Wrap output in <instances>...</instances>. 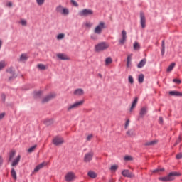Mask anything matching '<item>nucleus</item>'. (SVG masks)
<instances>
[{"mask_svg":"<svg viewBox=\"0 0 182 182\" xmlns=\"http://www.w3.org/2000/svg\"><path fill=\"white\" fill-rule=\"evenodd\" d=\"M181 173L177 171L170 172L165 177H159L158 179L160 181L167 182V181H173V180L176 179V177H180Z\"/></svg>","mask_w":182,"mask_h":182,"instance_id":"f257e3e1","label":"nucleus"},{"mask_svg":"<svg viewBox=\"0 0 182 182\" xmlns=\"http://www.w3.org/2000/svg\"><path fill=\"white\" fill-rule=\"evenodd\" d=\"M109 48L110 44L109 43L102 41L95 46V50L97 53L105 52V50H107Z\"/></svg>","mask_w":182,"mask_h":182,"instance_id":"f03ea898","label":"nucleus"},{"mask_svg":"<svg viewBox=\"0 0 182 182\" xmlns=\"http://www.w3.org/2000/svg\"><path fill=\"white\" fill-rule=\"evenodd\" d=\"M104 29H106V23L100 21L94 28V33L95 35H102Z\"/></svg>","mask_w":182,"mask_h":182,"instance_id":"7ed1b4c3","label":"nucleus"},{"mask_svg":"<svg viewBox=\"0 0 182 182\" xmlns=\"http://www.w3.org/2000/svg\"><path fill=\"white\" fill-rule=\"evenodd\" d=\"M84 103L85 100L77 101L75 103L70 105L67 107V111L72 112V110H75V109H77L78 107H80V106H82Z\"/></svg>","mask_w":182,"mask_h":182,"instance_id":"20e7f679","label":"nucleus"},{"mask_svg":"<svg viewBox=\"0 0 182 182\" xmlns=\"http://www.w3.org/2000/svg\"><path fill=\"white\" fill-rule=\"evenodd\" d=\"M55 11L57 14H60V15H64L65 16L69 15V9L65 8L62 5H58L55 8Z\"/></svg>","mask_w":182,"mask_h":182,"instance_id":"39448f33","label":"nucleus"},{"mask_svg":"<svg viewBox=\"0 0 182 182\" xmlns=\"http://www.w3.org/2000/svg\"><path fill=\"white\" fill-rule=\"evenodd\" d=\"M93 10L90 9H84L78 12L79 16H84V17H87V16H93Z\"/></svg>","mask_w":182,"mask_h":182,"instance_id":"423d86ee","label":"nucleus"},{"mask_svg":"<svg viewBox=\"0 0 182 182\" xmlns=\"http://www.w3.org/2000/svg\"><path fill=\"white\" fill-rule=\"evenodd\" d=\"M56 97V94L55 93H50L46 96L43 100H42V103H48V102H50V100H52V99H55Z\"/></svg>","mask_w":182,"mask_h":182,"instance_id":"0eeeda50","label":"nucleus"},{"mask_svg":"<svg viewBox=\"0 0 182 182\" xmlns=\"http://www.w3.org/2000/svg\"><path fill=\"white\" fill-rule=\"evenodd\" d=\"M75 178H76V176H75L73 172H68L65 176V179L68 182L73 181Z\"/></svg>","mask_w":182,"mask_h":182,"instance_id":"6e6552de","label":"nucleus"},{"mask_svg":"<svg viewBox=\"0 0 182 182\" xmlns=\"http://www.w3.org/2000/svg\"><path fill=\"white\" fill-rule=\"evenodd\" d=\"M64 141L63 138L59 136H56L53 139V143L55 146H60V144H63Z\"/></svg>","mask_w":182,"mask_h":182,"instance_id":"1a4fd4ad","label":"nucleus"},{"mask_svg":"<svg viewBox=\"0 0 182 182\" xmlns=\"http://www.w3.org/2000/svg\"><path fill=\"white\" fill-rule=\"evenodd\" d=\"M122 174L123 177H127L128 178H133L134 177V174L133 173L130 172L127 169H124L122 171Z\"/></svg>","mask_w":182,"mask_h":182,"instance_id":"9d476101","label":"nucleus"},{"mask_svg":"<svg viewBox=\"0 0 182 182\" xmlns=\"http://www.w3.org/2000/svg\"><path fill=\"white\" fill-rule=\"evenodd\" d=\"M93 159V152H88L85 154L84 156V161L85 163H89L90 161H92Z\"/></svg>","mask_w":182,"mask_h":182,"instance_id":"9b49d317","label":"nucleus"},{"mask_svg":"<svg viewBox=\"0 0 182 182\" xmlns=\"http://www.w3.org/2000/svg\"><path fill=\"white\" fill-rule=\"evenodd\" d=\"M140 23L141 28L144 29V28H146V16H144V14L143 13L140 14Z\"/></svg>","mask_w":182,"mask_h":182,"instance_id":"f8f14e48","label":"nucleus"},{"mask_svg":"<svg viewBox=\"0 0 182 182\" xmlns=\"http://www.w3.org/2000/svg\"><path fill=\"white\" fill-rule=\"evenodd\" d=\"M122 39H120L119 42L120 45H124V42H126V39H127V33H126L125 30H123L122 31Z\"/></svg>","mask_w":182,"mask_h":182,"instance_id":"ddd939ff","label":"nucleus"},{"mask_svg":"<svg viewBox=\"0 0 182 182\" xmlns=\"http://www.w3.org/2000/svg\"><path fill=\"white\" fill-rule=\"evenodd\" d=\"M147 114V107H142L139 112L140 117H144Z\"/></svg>","mask_w":182,"mask_h":182,"instance_id":"4468645a","label":"nucleus"},{"mask_svg":"<svg viewBox=\"0 0 182 182\" xmlns=\"http://www.w3.org/2000/svg\"><path fill=\"white\" fill-rule=\"evenodd\" d=\"M75 96H83L85 91L82 88L77 89L74 91Z\"/></svg>","mask_w":182,"mask_h":182,"instance_id":"2eb2a0df","label":"nucleus"},{"mask_svg":"<svg viewBox=\"0 0 182 182\" xmlns=\"http://www.w3.org/2000/svg\"><path fill=\"white\" fill-rule=\"evenodd\" d=\"M19 161H21V155H18V156L12 161L11 166L15 167L19 164Z\"/></svg>","mask_w":182,"mask_h":182,"instance_id":"dca6fc26","label":"nucleus"},{"mask_svg":"<svg viewBox=\"0 0 182 182\" xmlns=\"http://www.w3.org/2000/svg\"><path fill=\"white\" fill-rule=\"evenodd\" d=\"M57 58H58V59H60V60H69V58H68V55H66L65 54H63V53L57 54Z\"/></svg>","mask_w":182,"mask_h":182,"instance_id":"f3484780","label":"nucleus"},{"mask_svg":"<svg viewBox=\"0 0 182 182\" xmlns=\"http://www.w3.org/2000/svg\"><path fill=\"white\" fill-rule=\"evenodd\" d=\"M147 62V60L146 58L142 59L139 63L137 65V68L138 69H141V68H143V66H144V65H146Z\"/></svg>","mask_w":182,"mask_h":182,"instance_id":"a211bd4d","label":"nucleus"},{"mask_svg":"<svg viewBox=\"0 0 182 182\" xmlns=\"http://www.w3.org/2000/svg\"><path fill=\"white\" fill-rule=\"evenodd\" d=\"M132 56L133 55L130 54L127 56V68H130V65H132Z\"/></svg>","mask_w":182,"mask_h":182,"instance_id":"6ab92c4d","label":"nucleus"},{"mask_svg":"<svg viewBox=\"0 0 182 182\" xmlns=\"http://www.w3.org/2000/svg\"><path fill=\"white\" fill-rule=\"evenodd\" d=\"M137 102H139V98L136 97L132 102V105L130 108V112H133V109H134V107H136V106L137 105Z\"/></svg>","mask_w":182,"mask_h":182,"instance_id":"aec40b11","label":"nucleus"},{"mask_svg":"<svg viewBox=\"0 0 182 182\" xmlns=\"http://www.w3.org/2000/svg\"><path fill=\"white\" fill-rule=\"evenodd\" d=\"M113 63V59H112L110 57H107L105 59V66H109V65H112Z\"/></svg>","mask_w":182,"mask_h":182,"instance_id":"412c9836","label":"nucleus"},{"mask_svg":"<svg viewBox=\"0 0 182 182\" xmlns=\"http://www.w3.org/2000/svg\"><path fill=\"white\" fill-rule=\"evenodd\" d=\"M169 95H171V96H182V93L178 91H171L169 92Z\"/></svg>","mask_w":182,"mask_h":182,"instance_id":"4be33fe9","label":"nucleus"},{"mask_svg":"<svg viewBox=\"0 0 182 182\" xmlns=\"http://www.w3.org/2000/svg\"><path fill=\"white\" fill-rule=\"evenodd\" d=\"M25 60H28V55L21 54L20 56V62H25Z\"/></svg>","mask_w":182,"mask_h":182,"instance_id":"5701e85b","label":"nucleus"},{"mask_svg":"<svg viewBox=\"0 0 182 182\" xmlns=\"http://www.w3.org/2000/svg\"><path fill=\"white\" fill-rule=\"evenodd\" d=\"M88 176L91 178H96V177H97V174H96V173H95L94 171H92L88 172Z\"/></svg>","mask_w":182,"mask_h":182,"instance_id":"b1692460","label":"nucleus"},{"mask_svg":"<svg viewBox=\"0 0 182 182\" xmlns=\"http://www.w3.org/2000/svg\"><path fill=\"white\" fill-rule=\"evenodd\" d=\"M155 144H157V140H154L145 143V146H155Z\"/></svg>","mask_w":182,"mask_h":182,"instance_id":"393cba45","label":"nucleus"},{"mask_svg":"<svg viewBox=\"0 0 182 182\" xmlns=\"http://www.w3.org/2000/svg\"><path fill=\"white\" fill-rule=\"evenodd\" d=\"M11 177H13L14 180H16V171H15V168H13L11 169Z\"/></svg>","mask_w":182,"mask_h":182,"instance_id":"a878e982","label":"nucleus"},{"mask_svg":"<svg viewBox=\"0 0 182 182\" xmlns=\"http://www.w3.org/2000/svg\"><path fill=\"white\" fill-rule=\"evenodd\" d=\"M138 81H139V83H143V82H144V75L143 74L139 75L138 77Z\"/></svg>","mask_w":182,"mask_h":182,"instance_id":"bb28decb","label":"nucleus"},{"mask_svg":"<svg viewBox=\"0 0 182 182\" xmlns=\"http://www.w3.org/2000/svg\"><path fill=\"white\" fill-rule=\"evenodd\" d=\"M37 68L40 69V70H46V65L43 64H38Z\"/></svg>","mask_w":182,"mask_h":182,"instance_id":"cd10ccee","label":"nucleus"},{"mask_svg":"<svg viewBox=\"0 0 182 182\" xmlns=\"http://www.w3.org/2000/svg\"><path fill=\"white\" fill-rule=\"evenodd\" d=\"M174 66H176L175 63H172L167 68V72H171L173 69H174Z\"/></svg>","mask_w":182,"mask_h":182,"instance_id":"c85d7f7f","label":"nucleus"},{"mask_svg":"<svg viewBox=\"0 0 182 182\" xmlns=\"http://www.w3.org/2000/svg\"><path fill=\"white\" fill-rule=\"evenodd\" d=\"M84 25L85 28H92L93 26V23L90 21H86Z\"/></svg>","mask_w":182,"mask_h":182,"instance_id":"c756f323","label":"nucleus"},{"mask_svg":"<svg viewBox=\"0 0 182 182\" xmlns=\"http://www.w3.org/2000/svg\"><path fill=\"white\" fill-rule=\"evenodd\" d=\"M36 147H38L37 145H34V146H31V148H29L28 149V151H27L28 153H33V151L36 149Z\"/></svg>","mask_w":182,"mask_h":182,"instance_id":"7c9ffc66","label":"nucleus"},{"mask_svg":"<svg viewBox=\"0 0 182 182\" xmlns=\"http://www.w3.org/2000/svg\"><path fill=\"white\" fill-rule=\"evenodd\" d=\"M117 168H119V165H112V166H111L109 170L111 171H114H114H116V170H117Z\"/></svg>","mask_w":182,"mask_h":182,"instance_id":"2f4dec72","label":"nucleus"},{"mask_svg":"<svg viewBox=\"0 0 182 182\" xmlns=\"http://www.w3.org/2000/svg\"><path fill=\"white\" fill-rule=\"evenodd\" d=\"M65 38V34L64 33H60L57 36L58 41H62V39Z\"/></svg>","mask_w":182,"mask_h":182,"instance_id":"473e14b6","label":"nucleus"},{"mask_svg":"<svg viewBox=\"0 0 182 182\" xmlns=\"http://www.w3.org/2000/svg\"><path fill=\"white\" fill-rule=\"evenodd\" d=\"M15 154H16L15 151H11L9 159V161H11L12 160V159H14V157H15Z\"/></svg>","mask_w":182,"mask_h":182,"instance_id":"72a5a7b5","label":"nucleus"},{"mask_svg":"<svg viewBox=\"0 0 182 182\" xmlns=\"http://www.w3.org/2000/svg\"><path fill=\"white\" fill-rule=\"evenodd\" d=\"M124 160L125 161H132V160H133V157H132V156H125L124 157Z\"/></svg>","mask_w":182,"mask_h":182,"instance_id":"f704fd0d","label":"nucleus"},{"mask_svg":"<svg viewBox=\"0 0 182 182\" xmlns=\"http://www.w3.org/2000/svg\"><path fill=\"white\" fill-rule=\"evenodd\" d=\"M20 23H21V25H22V26H26L28 22L25 19H21L20 21Z\"/></svg>","mask_w":182,"mask_h":182,"instance_id":"c9c22d12","label":"nucleus"},{"mask_svg":"<svg viewBox=\"0 0 182 182\" xmlns=\"http://www.w3.org/2000/svg\"><path fill=\"white\" fill-rule=\"evenodd\" d=\"M134 49L135 50H137V49H140V45H139V43L135 42V43H134Z\"/></svg>","mask_w":182,"mask_h":182,"instance_id":"e433bc0d","label":"nucleus"},{"mask_svg":"<svg viewBox=\"0 0 182 182\" xmlns=\"http://www.w3.org/2000/svg\"><path fill=\"white\" fill-rule=\"evenodd\" d=\"M5 66H6L5 61H1L0 62V70H1V69H4V68H5Z\"/></svg>","mask_w":182,"mask_h":182,"instance_id":"4c0bfd02","label":"nucleus"},{"mask_svg":"<svg viewBox=\"0 0 182 182\" xmlns=\"http://www.w3.org/2000/svg\"><path fill=\"white\" fill-rule=\"evenodd\" d=\"M128 80L129 83H131V85H133V83H134V80H133V77L132 75H129L128 77Z\"/></svg>","mask_w":182,"mask_h":182,"instance_id":"58836bf2","label":"nucleus"},{"mask_svg":"<svg viewBox=\"0 0 182 182\" xmlns=\"http://www.w3.org/2000/svg\"><path fill=\"white\" fill-rule=\"evenodd\" d=\"M38 5L40 6H42L43 4H45V0H36Z\"/></svg>","mask_w":182,"mask_h":182,"instance_id":"ea45409f","label":"nucleus"},{"mask_svg":"<svg viewBox=\"0 0 182 182\" xmlns=\"http://www.w3.org/2000/svg\"><path fill=\"white\" fill-rule=\"evenodd\" d=\"M47 163L46 162H43V163H41V164H40L39 165H38V166L40 167V168H43V167H45L46 166H47Z\"/></svg>","mask_w":182,"mask_h":182,"instance_id":"a19ab883","label":"nucleus"},{"mask_svg":"<svg viewBox=\"0 0 182 182\" xmlns=\"http://www.w3.org/2000/svg\"><path fill=\"white\" fill-rule=\"evenodd\" d=\"M180 143H181V137H178V139L176 140V143L174 144V145L173 146H177V144H180Z\"/></svg>","mask_w":182,"mask_h":182,"instance_id":"79ce46f5","label":"nucleus"},{"mask_svg":"<svg viewBox=\"0 0 182 182\" xmlns=\"http://www.w3.org/2000/svg\"><path fill=\"white\" fill-rule=\"evenodd\" d=\"M164 168H157L154 171H152V173H159V171H164Z\"/></svg>","mask_w":182,"mask_h":182,"instance_id":"37998d69","label":"nucleus"},{"mask_svg":"<svg viewBox=\"0 0 182 182\" xmlns=\"http://www.w3.org/2000/svg\"><path fill=\"white\" fill-rule=\"evenodd\" d=\"M42 95V91H37L35 92L36 97H38V96H41Z\"/></svg>","mask_w":182,"mask_h":182,"instance_id":"c03bdc74","label":"nucleus"},{"mask_svg":"<svg viewBox=\"0 0 182 182\" xmlns=\"http://www.w3.org/2000/svg\"><path fill=\"white\" fill-rule=\"evenodd\" d=\"M90 39H92V41H97V36L96 35H91Z\"/></svg>","mask_w":182,"mask_h":182,"instance_id":"a18cd8bd","label":"nucleus"},{"mask_svg":"<svg viewBox=\"0 0 182 182\" xmlns=\"http://www.w3.org/2000/svg\"><path fill=\"white\" fill-rule=\"evenodd\" d=\"M173 82L174 83H176L177 85H180V83H181V81L180 80H178V79H173Z\"/></svg>","mask_w":182,"mask_h":182,"instance_id":"49530a36","label":"nucleus"},{"mask_svg":"<svg viewBox=\"0 0 182 182\" xmlns=\"http://www.w3.org/2000/svg\"><path fill=\"white\" fill-rule=\"evenodd\" d=\"M41 169V167L38 166V165L34 168L33 173H38V171Z\"/></svg>","mask_w":182,"mask_h":182,"instance_id":"de8ad7c7","label":"nucleus"},{"mask_svg":"<svg viewBox=\"0 0 182 182\" xmlns=\"http://www.w3.org/2000/svg\"><path fill=\"white\" fill-rule=\"evenodd\" d=\"M41 169V167L38 166V165L34 168L33 173H38V171Z\"/></svg>","mask_w":182,"mask_h":182,"instance_id":"09e8293b","label":"nucleus"},{"mask_svg":"<svg viewBox=\"0 0 182 182\" xmlns=\"http://www.w3.org/2000/svg\"><path fill=\"white\" fill-rule=\"evenodd\" d=\"M41 169V167L38 166V165L34 168L33 173H38V171Z\"/></svg>","mask_w":182,"mask_h":182,"instance_id":"8fccbe9b","label":"nucleus"},{"mask_svg":"<svg viewBox=\"0 0 182 182\" xmlns=\"http://www.w3.org/2000/svg\"><path fill=\"white\" fill-rule=\"evenodd\" d=\"M71 3L73 5H74V6H79V4H77V2H76L75 0H71Z\"/></svg>","mask_w":182,"mask_h":182,"instance_id":"3c124183","label":"nucleus"},{"mask_svg":"<svg viewBox=\"0 0 182 182\" xmlns=\"http://www.w3.org/2000/svg\"><path fill=\"white\" fill-rule=\"evenodd\" d=\"M129 124H130V119H127L125 123V129H127L129 127Z\"/></svg>","mask_w":182,"mask_h":182,"instance_id":"603ef678","label":"nucleus"},{"mask_svg":"<svg viewBox=\"0 0 182 182\" xmlns=\"http://www.w3.org/2000/svg\"><path fill=\"white\" fill-rule=\"evenodd\" d=\"M93 137V135L90 134L87 136V140L89 141L90 140H92V138Z\"/></svg>","mask_w":182,"mask_h":182,"instance_id":"864d4df0","label":"nucleus"},{"mask_svg":"<svg viewBox=\"0 0 182 182\" xmlns=\"http://www.w3.org/2000/svg\"><path fill=\"white\" fill-rule=\"evenodd\" d=\"M127 136H133V132L129 130L127 132Z\"/></svg>","mask_w":182,"mask_h":182,"instance_id":"5fc2aeb1","label":"nucleus"},{"mask_svg":"<svg viewBox=\"0 0 182 182\" xmlns=\"http://www.w3.org/2000/svg\"><path fill=\"white\" fill-rule=\"evenodd\" d=\"M176 159H178V160H180V159H182V154L180 153L178 155H176Z\"/></svg>","mask_w":182,"mask_h":182,"instance_id":"6e6d98bb","label":"nucleus"},{"mask_svg":"<svg viewBox=\"0 0 182 182\" xmlns=\"http://www.w3.org/2000/svg\"><path fill=\"white\" fill-rule=\"evenodd\" d=\"M5 117V113H1L0 114V120H2Z\"/></svg>","mask_w":182,"mask_h":182,"instance_id":"4d7b16f0","label":"nucleus"},{"mask_svg":"<svg viewBox=\"0 0 182 182\" xmlns=\"http://www.w3.org/2000/svg\"><path fill=\"white\" fill-rule=\"evenodd\" d=\"M159 123H160V124H163V117H159Z\"/></svg>","mask_w":182,"mask_h":182,"instance_id":"13d9d810","label":"nucleus"},{"mask_svg":"<svg viewBox=\"0 0 182 182\" xmlns=\"http://www.w3.org/2000/svg\"><path fill=\"white\" fill-rule=\"evenodd\" d=\"M4 164V159H2V156H0V166Z\"/></svg>","mask_w":182,"mask_h":182,"instance_id":"bf43d9fd","label":"nucleus"},{"mask_svg":"<svg viewBox=\"0 0 182 182\" xmlns=\"http://www.w3.org/2000/svg\"><path fill=\"white\" fill-rule=\"evenodd\" d=\"M5 99H6L5 95H4V94H2V95H1V100H2V101H3V102H5Z\"/></svg>","mask_w":182,"mask_h":182,"instance_id":"052dcab7","label":"nucleus"},{"mask_svg":"<svg viewBox=\"0 0 182 182\" xmlns=\"http://www.w3.org/2000/svg\"><path fill=\"white\" fill-rule=\"evenodd\" d=\"M6 6H9V8H11V6H12V2L7 3Z\"/></svg>","mask_w":182,"mask_h":182,"instance_id":"680f3d73","label":"nucleus"},{"mask_svg":"<svg viewBox=\"0 0 182 182\" xmlns=\"http://www.w3.org/2000/svg\"><path fill=\"white\" fill-rule=\"evenodd\" d=\"M165 52H166V48H162V50H161L162 56L164 55Z\"/></svg>","mask_w":182,"mask_h":182,"instance_id":"e2e57ef3","label":"nucleus"},{"mask_svg":"<svg viewBox=\"0 0 182 182\" xmlns=\"http://www.w3.org/2000/svg\"><path fill=\"white\" fill-rule=\"evenodd\" d=\"M162 48L166 49V44L164 43V41H162Z\"/></svg>","mask_w":182,"mask_h":182,"instance_id":"0e129e2a","label":"nucleus"},{"mask_svg":"<svg viewBox=\"0 0 182 182\" xmlns=\"http://www.w3.org/2000/svg\"><path fill=\"white\" fill-rule=\"evenodd\" d=\"M7 72H9V73H11V75L14 74V72L12 71V69L8 70Z\"/></svg>","mask_w":182,"mask_h":182,"instance_id":"69168bd1","label":"nucleus"},{"mask_svg":"<svg viewBox=\"0 0 182 182\" xmlns=\"http://www.w3.org/2000/svg\"><path fill=\"white\" fill-rule=\"evenodd\" d=\"M2 44H3L2 40H0V49L1 48H2Z\"/></svg>","mask_w":182,"mask_h":182,"instance_id":"338daca9","label":"nucleus"},{"mask_svg":"<svg viewBox=\"0 0 182 182\" xmlns=\"http://www.w3.org/2000/svg\"><path fill=\"white\" fill-rule=\"evenodd\" d=\"M98 76H100V77L102 79V77H103V75H102V74H98Z\"/></svg>","mask_w":182,"mask_h":182,"instance_id":"774afa93","label":"nucleus"}]
</instances>
